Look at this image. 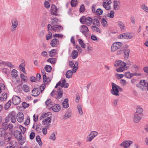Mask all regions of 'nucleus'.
Masks as SVG:
<instances>
[{
    "label": "nucleus",
    "mask_w": 148,
    "mask_h": 148,
    "mask_svg": "<svg viewBox=\"0 0 148 148\" xmlns=\"http://www.w3.org/2000/svg\"><path fill=\"white\" fill-rule=\"evenodd\" d=\"M72 115L71 112H69L68 113H66L64 116L63 119H66L68 118L71 117Z\"/></svg>",
    "instance_id": "c9c22d12"
},
{
    "label": "nucleus",
    "mask_w": 148,
    "mask_h": 148,
    "mask_svg": "<svg viewBox=\"0 0 148 148\" xmlns=\"http://www.w3.org/2000/svg\"><path fill=\"white\" fill-rule=\"evenodd\" d=\"M52 34L51 32H49L48 34L46 36V39L47 40H48L50 39L52 37Z\"/></svg>",
    "instance_id": "680f3d73"
},
{
    "label": "nucleus",
    "mask_w": 148,
    "mask_h": 148,
    "mask_svg": "<svg viewBox=\"0 0 148 148\" xmlns=\"http://www.w3.org/2000/svg\"><path fill=\"white\" fill-rule=\"evenodd\" d=\"M10 119L12 123H14L16 121V114L14 112H11L10 114Z\"/></svg>",
    "instance_id": "2eb2a0df"
},
{
    "label": "nucleus",
    "mask_w": 148,
    "mask_h": 148,
    "mask_svg": "<svg viewBox=\"0 0 148 148\" xmlns=\"http://www.w3.org/2000/svg\"><path fill=\"white\" fill-rule=\"evenodd\" d=\"M50 114V112H47V113H45L44 114H42L40 116V119H42L43 118L47 117Z\"/></svg>",
    "instance_id": "13d9d810"
},
{
    "label": "nucleus",
    "mask_w": 148,
    "mask_h": 148,
    "mask_svg": "<svg viewBox=\"0 0 148 148\" xmlns=\"http://www.w3.org/2000/svg\"><path fill=\"white\" fill-rule=\"evenodd\" d=\"M25 64L23 63H21V64L19 66V68L20 69V70L22 71L24 73H26V72L25 71Z\"/></svg>",
    "instance_id": "f704fd0d"
},
{
    "label": "nucleus",
    "mask_w": 148,
    "mask_h": 148,
    "mask_svg": "<svg viewBox=\"0 0 148 148\" xmlns=\"http://www.w3.org/2000/svg\"><path fill=\"white\" fill-rule=\"evenodd\" d=\"M93 24L94 25L97 26H99L100 24L99 21L96 19H94L93 20Z\"/></svg>",
    "instance_id": "052dcab7"
},
{
    "label": "nucleus",
    "mask_w": 148,
    "mask_h": 148,
    "mask_svg": "<svg viewBox=\"0 0 148 148\" xmlns=\"http://www.w3.org/2000/svg\"><path fill=\"white\" fill-rule=\"evenodd\" d=\"M140 85L144 86H146V85L148 83L145 82V81L144 80H141L140 82Z\"/></svg>",
    "instance_id": "bf43d9fd"
},
{
    "label": "nucleus",
    "mask_w": 148,
    "mask_h": 148,
    "mask_svg": "<svg viewBox=\"0 0 148 148\" xmlns=\"http://www.w3.org/2000/svg\"><path fill=\"white\" fill-rule=\"evenodd\" d=\"M17 71L15 69H13L11 72V75L12 77H16L18 76Z\"/></svg>",
    "instance_id": "7c9ffc66"
},
{
    "label": "nucleus",
    "mask_w": 148,
    "mask_h": 148,
    "mask_svg": "<svg viewBox=\"0 0 148 148\" xmlns=\"http://www.w3.org/2000/svg\"><path fill=\"white\" fill-rule=\"evenodd\" d=\"M4 65L7 66L10 68H14V66L9 62H5V63L4 64Z\"/></svg>",
    "instance_id": "0e129e2a"
},
{
    "label": "nucleus",
    "mask_w": 148,
    "mask_h": 148,
    "mask_svg": "<svg viewBox=\"0 0 148 148\" xmlns=\"http://www.w3.org/2000/svg\"><path fill=\"white\" fill-rule=\"evenodd\" d=\"M61 107L60 105L58 104L54 105L52 107L53 110L55 112H57L60 110Z\"/></svg>",
    "instance_id": "4be33fe9"
},
{
    "label": "nucleus",
    "mask_w": 148,
    "mask_h": 148,
    "mask_svg": "<svg viewBox=\"0 0 148 148\" xmlns=\"http://www.w3.org/2000/svg\"><path fill=\"white\" fill-rule=\"evenodd\" d=\"M123 44L120 42H115L113 43L111 47V51L114 52L120 49L122 46Z\"/></svg>",
    "instance_id": "7ed1b4c3"
},
{
    "label": "nucleus",
    "mask_w": 148,
    "mask_h": 148,
    "mask_svg": "<svg viewBox=\"0 0 148 148\" xmlns=\"http://www.w3.org/2000/svg\"><path fill=\"white\" fill-rule=\"evenodd\" d=\"M117 24L121 31H124L125 29V25L122 22L120 21L118 22Z\"/></svg>",
    "instance_id": "393cba45"
},
{
    "label": "nucleus",
    "mask_w": 148,
    "mask_h": 148,
    "mask_svg": "<svg viewBox=\"0 0 148 148\" xmlns=\"http://www.w3.org/2000/svg\"><path fill=\"white\" fill-rule=\"evenodd\" d=\"M50 11L51 14L52 15L56 16L58 15V14H57L58 9L57 7L55 5H52L50 9Z\"/></svg>",
    "instance_id": "1a4fd4ad"
},
{
    "label": "nucleus",
    "mask_w": 148,
    "mask_h": 148,
    "mask_svg": "<svg viewBox=\"0 0 148 148\" xmlns=\"http://www.w3.org/2000/svg\"><path fill=\"white\" fill-rule=\"evenodd\" d=\"M6 130L3 128H0V137H3L6 134Z\"/></svg>",
    "instance_id": "58836bf2"
},
{
    "label": "nucleus",
    "mask_w": 148,
    "mask_h": 148,
    "mask_svg": "<svg viewBox=\"0 0 148 148\" xmlns=\"http://www.w3.org/2000/svg\"><path fill=\"white\" fill-rule=\"evenodd\" d=\"M11 101L10 100H9L6 104L5 106V110L8 109L11 105Z\"/></svg>",
    "instance_id": "3c124183"
},
{
    "label": "nucleus",
    "mask_w": 148,
    "mask_h": 148,
    "mask_svg": "<svg viewBox=\"0 0 148 148\" xmlns=\"http://www.w3.org/2000/svg\"><path fill=\"white\" fill-rule=\"evenodd\" d=\"M133 142L131 141L125 140L122 142L120 145L121 147H124V148H127Z\"/></svg>",
    "instance_id": "0eeeda50"
},
{
    "label": "nucleus",
    "mask_w": 148,
    "mask_h": 148,
    "mask_svg": "<svg viewBox=\"0 0 148 148\" xmlns=\"http://www.w3.org/2000/svg\"><path fill=\"white\" fill-rule=\"evenodd\" d=\"M125 39H131L132 36L131 34L129 33H125Z\"/></svg>",
    "instance_id": "5fc2aeb1"
},
{
    "label": "nucleus",
    "mask_w": 148,
    "mask_h": 148,
    "mask_svg": "<svg viewBox=\"0 0 148 148\" xmlns=\"http://www.w3.org/2000/svg\"><path fill=\"white\" fill-rule=\"evenodd\" d=\"M40 93V91L38 88H34L32 91V95L34 97L38 96Z\"/></svg>",
    "instance_id": "6ab92c4d"
},
{
    "label": "nucleus",
    "mask_w": 148,
    "mask_h": 148,
    "mask_svg": "<svg viewBox=\"0 0 148 148\" xmlns=\"http://www.w3.org/2000/svg\"><path fill=\"white\" fill-rule=\"evenodd\" d=\"M13 135L17 140H21V137H22L21 132L19 131H15L13 133Z\"/></svg>",
    "instance_id": "f3484780"
},
{
    "label": "nucleus",
    "mask_w": 148,
    "mask_h": 148,
    "mask_svg": "<svg viewBox=\"0 0 148 148\" xmlns=\"http://www.w3.org/2000/svg\"><path fill=\"white\" fill-rule=\"evenodd\" d=\"M111 0H105V1L103 3V6L106 10H109L111 8Z\"/></svg>",
    "instance_id": "423d86ee"
},
{
    "label": "nucleus",
    "mask_w": 148,
    "mask_h": 148,
    "mask_svg": "<svg viewBox=\"0 0 148 148\" xmlns=\"http://www.w3.org/2000/svg\"><path fill=\"white\" fill-rule=\"evenodd\" d=\"M114 9L118 10L120 7V3L119 0H114L113 2Z\"/></svg>",
    "instance_id": "ddd939ff"
},
{
    "label": "nucleus",
    "mask_w": 148,
    "mask_h": 148,
    "mask_svg": "<svg viewBox=\"0 0 148 148\" xmlns=\"http://www.w3.org/2000/svg\"><path fill=\"white\" fill-rule=\"evenodd\" d=\"M59 44V41L56 38H53L51 41L50 43L51 46L52 47H57Z\"/></svg>",
    "instance_id": "f8f14e48"
},
{
    "label": "nucleus",
    "mask_w": 148,
    "mask_h": 148,
    "mask_svg": "<svg viewBox=\"0 0 148 148\" xmlns=\"http://www.w3.org/2000/svg\"><path fill=\"white\" fill-rule=\"evenodd\" d=\"M125 63L124 62H122L120 60H118L115 61L114 65L115 67H117L119 66H121L123 63Z\"/></svg>",
    "instance_id": "72a5a7b5"
},
{
    "label": "nucleus",
    "mask_w": 148,
    "mask_h": 148,
    "mask_svg": "<svg viewBox=\"0 0 148 148\" xmlns=\"http://www.w3.org/2000/svg\"><path fill=\"white\" fill-rule=\"evenodd\" d=\"M101 23L102 25L104 27H106L107 26L108 24L107 21L104 18H102L101 19Z\"/></svg>",
    "instance_id": "a19ab883"
},
{
    "label": "nucleus",
    "mask_w": 148,
    "mask_h": 148,
    "mask_svg": "<svg viewBox=\"0 0 148 148\" xmlns=\"http://www.w3.org/2000/svg\"><path fill=\"white\" fill-rule=\"evenodd\" d=\"M7 123H3L2 125V127L1 128H3L5 130L8 129V124Z\"/></svg>",
    "instance_id": "6e6d98bb"
},
{
    "label": "nucleus",
    "mask_w": 148,
    "mask_h": 148,
    "mask_svg": "<svg viewBox=\"0 0 148 148\" xmlns=\"http://www.w3.org/2000/svg\"><path fill=\"white\" fill-rule=\"evenodd\" d=\"M77 3V0H72L71 2V5L73 7H75Z\"/></svg>",
    "instance_id": "603ef678"
},
{
    "label": "nucleus",
    "mask_w": 148,
    "mask_h": 148,
    "mask_svg": "<svg viewBox=\"0 0 148 148\" xmlns=\"http://www.w3.org/2000/svg\"><path fill=\"white\" fill-rule=\"evenodd\" d=\"M80 21L82 24H85L88 26H90L92 23L93 20L90 17L86 18L84 16H83L80 18Z\"/></svg>",
    "instance_id": "f03ea898"
},
{
    "label": "nucleus",
    "mask_w": 148,
    "mask_h": 148,
    "mask_svg": "<svg viewBox=\"0 0 148 148\" xmlns=\"http://www.w3.org/2000/svg\"><path fill=\"white\" fill-rule=\"evenodd\" d=\"M68 101V99L67 98L66 99L62 102V104L64 108H67L69 107Z\"/></svg>",
    "instance_id": "bb28decb"
},
{
    "label": "nucleus",
    "mask_w": 148,
    "mask_h": 148,
    "mask_svg": "<svg viewBox=\"0 0 148 148\" xmlns=\"http://www.w3.org/2000/svg\"><path fill=\"white\" fill-rule=\"evenodd\" d=\"M114 12L113 10H112L110 13L107 14V16L111 18H113L114 16Z\"/></svg>",
    "instance_id": "79ce46f5"
},
{
    "label": "nucleus",
    "mask_w": 148,
    "mask_h": 148,
    "mask_svg": "<svg viewBox=\"0 0 148 148\" xmlns=\"http://www.w3.org/2000/svg\"><path fill=\"white\" fill-rule=\"evenodd\" d=\"M80 31L84 35H86L89 31V29L88 27L84 25H82Z\"/></svg>",
    "instance_id": "4468645a"
},
{
    "label": "nucleus",
    "mask_w": 148,
    "mask_h": 148,
    "mask_svg": "<svg viewBox=\"0 0 148 148\" xmlns=\"http://www.w3.org/2000/svg\"><path fill=\"white\" fill-rule=\"evenodd\" d=\"M42 73L43 75V79L44 83H47L51 81L50 78L49 77H47L45 73L44 70L42 71Z\"/></svg>",
    "instance_id": "a211bd4d"
},
{
    "label": "nucleus",
    "mask_w": 148,
    "mask_h": 148,
    "mask_svg": "<svg viewBox=\"0 0 148 148\" xmlns=\"http://www.w3.org/2000/svg\"><path fill=\"white\" fill-rule=\"evenodd\" d=\"M111 85L112 88L111 92L113 95L118 96L119 95V92H122L123 91V88L114 83H112Z\"/></svg>",
    "instance_id": "f257e3e1"
},
{
    "label": "nucleus",
    "mask_w": 148,
    "mask_h": 148,
    "mask_svg": "<svg viewBox=\"0 0 148 148\" xmlns=\"http://www.w3.org/2000/svg\"><path fill=\"white\" fill-rule=\"evenodd\" d=\"M125 76L127 78L130 79L132 77V73L129 72H126L125 74Z\"/></svg>",
    "instance_id": "a18cd8bd"
},
{
    "label": "nucleus",
    "mask_w": 148,
    "mask_h": 148,
    "mask_svg": "<svg viewBox=\"0 0 148 148\" xmlns=\"http://www.w3.org/2000/svg\"><path fill=\"white\" fill-rule=\"evenodd\" d=\"M21 101L20 97L16 95H14L12 97V102L15 105H17L19 104Z\"/></svg>",
    "instance_id": "6e6552de"
},
{
    "label": "nucleus",
    "mask_w": 148,
    "mask_h": 148,
    "mask_svg": "<svg viewBox=\"0 0 148 148\" xmlns=\"http://www.w3.org/2000/svg\"><path fill=\"white\" fill-rule=\"evenodd\" d=\"M141 8L144 11L148 13V7L145 4H143L141 6Z\"/></svg>",
    "instance_id": "4d7b16f0"
},
{
    "label": "nucleus",
    "mask_w": 148,
    "mask_h": 148,
    "mask_svg": "<svg viewBox=\"0 0 148 148\" xmlns=\"http://www.w3.org/2000/svg\"><path fill=\"white\" fill-rule=\"evenodd\" d=\"M143 112V109L140 106L137 107L136 113H138L139 114H142Z\"/></svg>",
    "instance_id": "ea45409f"
},
{
    "label": "nucleus",
    "mask_w": 148,
    "mask_h": 148,
    "mask_svg": "<svg viewBox=\"0 0 148 148\" xmlns=\"http://www.w3.org/2000/svg\"><path fill=\"white\" fill-rule=\"evenodd\" d=\"M77 108L79 115H82L83 114V112L81 106L80 105H78L77 106Z\"/></svg>",
    "instance_id": "c03bdc74"
},
{
    "label": "nucleus",
    "mask_w": 148,
    "mask_h": 148,
    "mask_svg": "<svg viewBox=\"0 0 148 148\" xmlns=\"http://www.w3.org/2000/svg\"><path fill=\"white\" fill-rule=\"evenodd\" d=\"M36 139L39 145L40 146H42V142L41 141L40 136L38 135L36 137Z\"/></svg>",
    "instance_id": "e433bc0d"
},
{
    "label": "nucleus",
    "mask_w": 148,
    "mask_h": 148,
    "mask_svg": "<svg viewBox=\"0 0 148 148\" xmlns=\"http://www.w3.org/2000/svg\"><path fill=\"white\" fill-rule=\"evenodd\" d=\"M78 41L79 44L83 48H84L86 47V45L84 43L81 39H79Z\"/></svg>",
    "instance_id": "8fccbe9b"
},
{
    "label": "nucleus",
    "mask_w": 148,
    "mask_h": 148,
    "mask_svg": "<svg viewBox=\"0 0 148 148\" xmlns=\"http://www.w3.org/2000/svg\"><path fill=\"white\" fill-rule=\"evenodd\" d=\"M56 51V50L54 49L51 50V51L49 52V56L50 57H52L54 56L55 55Z\"/></svg>",
    "instance_id": "49530a36"
},
{
    "label": "nucleus",
    "mask_w": 148,
    "mask_h": 148,
    "mask_svg": "<svg viewBox=\"0 0 148 148\" xmlns=\"http://www.w3.org/2000/svg\"><path fill=\"white\" fill-rule=\"evenodd\" d=\"M51 121V119L50 117L47 118L42 121V124L44 125H49Z\"/></svg>",
    "instance_id": "aec40b11"
},
{
    "label": "nucleus",
    "mask_w": 148,
    "mask_h": 148,
    "mask_svg": "<svg viewBox=\"0 0 148 148\" xmlns=\"http://www.w3.org/2000/svg\"><path fill=\"white\" fill-rule=\"evenodd\" d=\"M130 51V50L129 49H126L125 50L124 57L125 59L127 60L128 58Z\"/></svg>",
    "instance_id": "cd10ccee"
},
{
    "label": "nucleus",
    "mask_w": 148,
    "mask_h": 148,
    "mask_svg": "<svg viewBox=\"0 0 148 148\" xmlns=\"http://www.w3.org/2000/svg\"><path fill=\"white\" fill-rule=\"evenodd\" d=\"M132 70L134 71L137 72L138 71V67L137 65H134L132 66Z\"/></svg>",
    "instance_id": "338daca9"
},
{
    "label": "nucleus",
    "mask_w": 148,
    "mask_h": 148,
    "mask_svg": "<svg viewBox=\"0 0 148 148\" xmlns=\"http://www.w3.org/2000/svg\"><path fill=\"white\" fill-rule=\"evenodd\" d=\"M69 65L70 67L73 68V73H75L78 68V63L77 61L74 64L72 61H70L69 62Z\"/></svg>",
    "instance_id": "20e7f679"
},
{
    "label": "nucleus",
    "mask_w": 148,
    "mask_h": 148,
    "mask_svg": "<svg viewBox=\"0 0 148 148\" xmlns=\"http://www.w3.org/2000/svg\"><path fill=\"white\" fill-rule=\"evenodd\" d=\"M98 133L96 131H92L88 136L86 138V141L90 142L97 135Z\"/></svg>",
    "instance_id": "39448f33"
},
{
    "label": "nucleus",
    "mask_w": 148,
    "mask_h": 148,
    "mask_svg": "<svg viewBox=\"0 0 148 148\" xmlns=\"http://www.w3.org/2000/svg\"><path fill=\"white\" fill-rule=\"evenodd\" d=\"M11 23L12 24L11 25L17 27L18 24V20L17 18H14L11 21Z\"/></svg>",
    "instance_id": "5701e85b"
},
{
    "label": "nucleus",
    "mask_w": 148,
    "mask_h": 148,
    "mask_svg": "<svg viewBox=\"0 0 148 148\" xmlns=\"http://www.w3.org/2000/svg\"><path fill=\"white\" fill-rule=\"evenodd\" d=\"M16 119L19 122H22L24 119L23 114L21 112H18L17 115Z\"/></svg>",
    "instance_id": "9b49d317"
},
{
    "label": "nucleus",
    "mask_w": 148,
    "mask_h": 148,
    "mask_svg": "<svg viewBox=\"0 0 148 148\" xmlns=\"http://www.w3.org/2000/svg\"><path fill=\"white\" fill-rule=\"evenodd\" d=\"M103 12V11L100 8H98L97 10L96 13L99 15L102 14Z\"/></svg>",
    "instance_id": "774afa93"
},
{
    "label": "nucleus",
    "mask_w": 148,
    "mask_h": 148,
    "mask_svg": "<svg viewBox=\"0 0 148 148\" xmlns=\"http://www.w3.org/2000/svg\"><path fill=\"white\" fill-rule=\"evenodd\" d=\"M13 125L11 123H10L8 124V129H9V130L12 132L13 131Z\"/></svg>",
    "instance_id": "69168bd1"
},
{
    "label": "nucleus",
    "mask_w": 148,
    "mask_h": 148,
    "mask_svg": "<svg viewBox=\"0 0 148 148\" xmlns=\"http://www.w3.org/2000/svg\"><path fill=\"white\" fill-rule=\"evenodd\" d=\"M58 20L56 18L53 17L51 18V22L53 25H55L57 23Z\"/></svg>",
    "instance_id": "4c0bfd02"
},
{
    "label": "nucleus",
    "mask_w": 148,
    "mask_h": 148,
    "mask_svg": "<svg viewBox=\"0 0 148 148\" xmlns=\"http://www.w3.org/2000/svg\"><path fill=\"white\" fill-rule=\"evenodd\" d=\"M12 135L10 133H6V134H5L4 136H3L5 140H7L8 142H9L11 140Z\"/></svg>",
    "instance_id": "b1692460"
},
{
    "label": "nucleus",
    "mask_w": 148,
    "mask_h": 148,
    "mask_svg": "<svg viewBox=\"0 0 148 148\" xmlns=\"http://www.w3.org/2000/svg\"><path fill=\"white\" fill-rule=\"evenodd\" d=\"M126 65V63H123L122 65L120 66L119 68L116 69V71L119 72H123V71L125 70V66Z\"/></svg>",
    "instance_id": "412c9836"
},
{
    "label": "nucleus",
    "mask_w": 148,
    "mask_h": 148,
    "mask_svg": "<svg viewBox=\"0 0 148 148\" xmlns=\"http://www.w3.org/2000/svg\"><path fill=\"white\" fill-rule=\"evenodd\" d=\"M19 141V143L21 145H22L25 142L26 140V139L25 138H22V137H21V140H18Z\"/></svg>",
    "instance_id": "e2e57ef3"
},
{
    "label": "nucleus",
    "mask_w": 148,
    "mask_h": 148,
    "mask_svg": "<svg viewBox=\"0 0 148 148\" xmlns=\"http://www.w3.org/2000/svg\"><path fill=\"white\" fill-rule=\"evenodd\" d=\"M45 70L48 72H50L52 69L51 67L49 65H46L45 67Z\"/></svg>",
    "instance_id": "de8ad7c7"
},
{
    "label": "nucleus",
    "mask_w": 148,
    "mask_h": 148,
    "mask_svg": "<svg viewBox=\"0 0 148 148\" xmlns=\"http://www.w3.org/2000/svg\"><path fill=\"white\" fill-rule=\"evenodd\" d=\"M58 94L56 98L57 99H59L62 97L63 94L62 89L61 88H60L58 90Z\"/></svg>",
    "instance_id": "a878e982"
},
{
    "label": "nucleus",
    "mask_w": 148,
    "mask_h": 148,
    "mask_svg": "<svg viewBox=\"0 0 148 148\" xmlns=\"http://www.w3.org/2000/svg\"><path fill=\"white\" fill-rule=\"evenodd\" d=\"M74 73L71 70H69L67 71L66 73V77L67 78H69L72 77V74Z\"/></svg>",
    "instance_id": "c756f323"
},
{
    "label": "nucleus",
    "mask_w": 148,
    "mask_h": 148,
    "mask_svg": "<svg viewBox=\"0 0 148 148\" xmlns=\"http://www.w3.org/2000/svg\"><path fill=\"white\" fill-rule=\"evenodd\" d=\"M7 94L6 93H3L0 97V100L2 101H4L7 99Z\"/></svg>",
    "instance_id": "473e14b6"
},
{
    "label": "nucleus",
    "mask_w": 148,
    "mask_h": 148,
    "mask_svg": "<svg viewBox=\"0 0 148 148\" xmlns=\"http://www.w3.org/2000/svg\"><path fill=\"white\" fill-rule=\"evenodd\" d=\"M91 28L92 29V30L93 31H96L98 33H100V29L98 28L97 27L93 26H92L91 27Z\"/></svg>",
    "instance_id": "09e8293b"
},
{
    "label": "nucleus",
    "mask_w": 148,
    "mask_h": 148,
    "mask_svg": "<svg viewBox=\"0 0 148 148\" xmlns=\"http://www.w3.org/2000/svg\"><path fill=\"white\" fill-rule=\"evenodd\" d=\"M78 53L77 51L76 50H74L73 51L72 54V57L73 59H75L78 56Z\"/></svg>",
    "instance_id": "c85d7f7f"
},
{
    "label": "nucleus",
    "mask_w": 148,
    "mask_h": 148,
    "mask_svg": "<svg viewBox=\"0 0 148 148\" xmlns=\"http://www.w3.org/2000/svg\"><path fill=\"white\" fill-rule=\"evenodd\" d=\"M63 29V27L60 25H53L52 27V30L55 32H59L60 30Z\"/></svg>",
    "instance_id": "dca6fc26"
},
{
    "label": "nucleus",
    "mask_w": 148,
    "mask_h": 148,
    "mask_svg": "<svg viewBox=\"0 0 148 148\" xmlns=\"http://www.w3.org/2000/svg\"><path fill=\"white\" fill-rule=\"evenodd\" d=\"M47 61L52 64H54L56 62V60L55 58H50L47 60Z\"/></svg>",
    "instance_id": "864d4df0"
},
{
    "label": "nucleus",
    "mask_w": 148,
    "mask_h": 148,
    "mask_svg": "<svg viewBox=\"0 0 148 148\" xmlns=\"http://www.w3.org/2000/svg\"><path fill=\"white\" fill-rule=\"evenodd\" d=\"M53 102L51 101L50 99H47L45 101L46 105L47 106H49L50 105H52L53 104Z\"/></svg>",
    "instance_id": "37998d69"
},
{
    "label": "nucleus",
    "mask_w": 148,
    "mask_h": 148,
    "mask_svg": "<svg viewBox=\"0 0 148 148\" xmlns=\"http://www.w3.org/2000/svg\"><path fill=\"white\" fill-rule=\"evenodd\" d=\"M22 89L23 91L27 92L30 90L29 87L26 85H23L22 87Z\"/></svg>",
    "instance_id": "2f4dec72"
},
{
    "label": "nucleus",
    "mask_w": 148,
    "mask_h": 148,
    "mask_svg": "<svg viewBox=\"0 0 148 148\" xmlns=\"http://www.w3.org/2000/svg\"><path fill=\"white\" fill-rule=\"evenodd\" d=\"M141 118L142 116L140 114L135 113L134 114L133 121L135 123H138L140 121Z\"/></svg>",
    "instance_id": "9d476101"
}]
</instances>
